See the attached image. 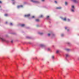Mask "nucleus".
Wrapping results in <instances>:
<instances>
[{
    "mask_svg": "<svg viewBox=\"0 0 79 79\" xmlns=\"http://www.w3.org/2000/svg\"><path fill=\"white\" fill-rule=\"evenodd\" d=\"M55 3H56V4L57 3V2L56 1H55Z\"/></svg>",
    "mask_w": 79,
    "mask_h": 79,
    "instance_id": "obj_30",
    "label": "nucleus"
},
{
    "mask_svg": "<svg viewBox=\"0 0 79 79\" xmlns=\"http://www.w3.org/2000/svg\"><path fill=\"white\" fill-rule=\"evenodd\" d=\"M75 9V7H74V6H72V8L71 9V11L73 12V13H74L75 11L74 10Z\"/></svg>",
    "mask_w": 79,
    "mask_h": 79,
    "instance_id": "obj_2",
    "label": "nucleus"
},
{
    "mask_svg": "<svg viewBox=\"0 0 79 79\" xmlns=\"http://www.w3.org/2000/svg\"><path fill=\"white\" fill-rule=\"evenodd\" d=\"M17 8H23L24 7V6L23 5H19L17 6Z\"/></svg>",
    "mask_w": 79,
    "mask_h": 79,
    "instance_id": "obj_7",
    "label": "nucleus"
},
{
    "mask_svg": "<svg viewBox=\"0 0 79 79\" xmlns=\"http://www.w3.org/2000/svg\"><path fill=\"white\" fill-rule=\"evenodd\" d=\"M65 4L66 5H67L68 4V2H65Z\"/></svg>",
    "mask_w": 79,
    "mask_h": 79,
    "instance_id": "obj_18",
    "label": "nucleus"
},
{
    "mask_svg": "<svg viewBox=\"0 0 79 79\" xmlns=\"http://www.w3.org/2000/svg\"><path fill=\"white\" fill-rule=\"evenodd\" d=\"M65 50H66V51H70L71 50V49H68V48H66L65 49Z\"/></svg>",
    "mask_w": 79,
    "mask_h": 79,
    "instance_id": "obj_15",
    "label": "nucleus"
},
{
    "mask_svg": "<svg viewBox=\"0 0 79 79\" xmlns=\"http://www.w3.org/2000/svg\"><path fill=\"white\" fill-rule=\"evenodd\" d=\"M66 57H68L69 56V54H66Z\"/></svg>",
    "mask_w": 79,
    "mask_h": 79,
    "instance_id": "obj_19",
    "label": "nucleus"
},
{
    "mask_svg": "<svg viewBox=\"0 0 79 79\" xmlns=\"http://www.w3.org/2000/svg\"><path fill=\"white\" fill-rule=\"evenodd\" d=\"M41 1L42 2H44V1H45V0H41Z\"/></svg>",
    "mask_w": 79,
    "mask_h": 79,
    "instance_id": "obj_31",
    "label": "nucleus"
},
{
    "mask_svg": "<svg viewBox=\"0 0 79 79\" xmlns=\"http://www.w3.org/2000/svg\"><path fill=\"white\" fill-rule=\"evenodd\" d=\"M44 17V15H41V16H40V18H43Z\"/></svg>",
    "mask_w": 79,
    "mask_h": 79,
    "instance_id": "obj_23",
    "label": "nucleus"
},
{
    "mask_svg": "<svg viewBox=\"0 0 79 79\" xmlns=\"http://www.w3.org/2000/svg\"><path fill=\"white\" fill-rule=\"evenodd\" d=\"M71 1H72V2H73L74 3H78V1L77 0H71Z\"/></svg>",
    "mask_w": 79,
    "mask_h": 79,
    "instance_id": "obj_9",
    "label": "nucleus"
},
{
    "mask_svg": "<svg viewBox=\"0 0 79 79\" xmlns=\"http://www.w3.org/2000/svg\"><path fill=\"white\" fill-rule=\"evenodd\" d=\"M1 7V6H0V8Z\"/></svg>",
    "mask_w": 79,
    "mask_h": 79,
    "instance_id": "obj_33",
    "label": "nucleus"
},
{
    "mask_svg": "<svg viewBox=\"0 0 79 79\" xmlns=\"http://www.w3.org/2000/svg\"><path fill=\"white\" fill-rule=\"evenodd\" d=\"M15 0H11L12 1L13 5H15V4L16 3V2L15 1Z\"/></svg>",
    "mask_w": 79,
    "mask_h": 79,
    "instance_id": "obj_11",
    "label": "nucleus"
},
{
    "mask_svg": "<svg viewBox=\"0 0 79 79\" xmlns=\"http://www.w3.org/2000/svg\"><path fill=\"white\" fill-rule=\"evenodd\" d=\"M51 35H52V37H54V36H55V34L53 33H48V36H50Z\"/></svg>",
    "mask_w": 79,
    "mask_h": 79,
    "instance_id": "obj_3",
    "label": "nucleus"
},
{
    "mask_svg": "<svg viewBox=\"0 0 79 79\" xmlns=\"http://www.w3.org/2000/svg\"><path fill=\"white\" fill-rule=\"evenodd\" d=\"M30 14L26 15H24V16L26 18H27L28 17H29V16H30Z\"/></svg>",
    "mask_w": 79,
    "mask_h": 79,
    "instance_id": "obj_8",
    "label": "nucleus"
},
{
    "mask_svg": "<svg viewBox=\"0 0 79 79\" xmlns=\"http://www.w3.org/2000/svg\"><path fill=\"white\" fill-rule=\"evenodd\" d=\"M36 22H39V20L38 19H37L36 20Z\"/></svg>",
    "mask_w": 79,
    "mask_h": 79,
    "instance_id": "obj_22",
    "label": "nucleus"
},
{
    "mask_svg": "<svg viewBox=\"0 0 79 79\" xmlns=\"http://www.w3.org/2000/svg\"><path fill=\"white\" fill-rule=\"evenodd\" d=\"M60 52H61V51L60 50H57L56 51V53H60Z\"/></svg>",
    "mask_w": 79,
    "mask_h": 79,
    "instance_id": "obj_12",
    "label": "nucleus"
},
{
    "mask_svg": "<svg viewBox=\"0 0 79 79\" xmlns=\"http://www.w3.org/2000/svg\"><path fill=\"white\" fill-rule=\"evenodd\" d=\"M50 18V16L48 15L46 16V19H48L49 18Z\"/></svg>",
    "mask_w": 79,
    "mask_h": 79,
    "instance_id": "obj_16",
    "label": "nucleus"
},
{
    "mask_svg": "<svg viewBox=\"0 0 79 79\" xmlns=\"http://www.w3.org/2000/svg\"><path fill=\"white\" fill-rule=\"evenodd\" d=\"M54 56H52V59H53V58H54Z\"/></svg>",
    "mask_w": 79,
    "mask_h": 79,
    "instance_id": "obj_26",
    "label": "nucleus"
},
{
    "mask_svg": "<svg viewBox=\"0 0 79 79\" xmlns=\"http://www.w3.org/2000/svg\"><path fill=\"white\" fill-rule=\"evenodd\" d=\"M61 8H62V7H58L56 8L57 9H59V10H60V9H61Z\"/></svg>",
    "mask_w": 79,
    "mask_h": 79,
    "instance_id": "obj_14",
    "label": "nucleus"
},
{
    "mask_svg": "<svg viewBox=\"0 0 79 79\" xmlns=\"http://www.w3.org/2000/svg\"><path fill=\"white\" fill-rule=\"evenodd\" d=\"M60 18L61 19L62 21H67V18L66 17H64L63 18L62 17L60 16Z\"/></svg>",
    "mask_w": 79,
    "mask_h": 79,
    "instance_id": "obj_1",
    "label": "nucleus"
},
{
    "mask_svg": "<svg viewBox=\"0 0 79 79\" xmlns=\"http://www.w3.org/2000/svg\"><path fill=\"white\" fill-rule=\"evenodd\" d=\"M0 40L2 42H6V40L2 37H0Z\"/></svg>",
    "mask_w": 79,
    "mask_h": 79,
    "instance_id": "obj_4",
    "label": "nucleus"
},
{
    "mask_svg": "<svg viewBox=\"0 0 79 79\" xmlns=\"http://www.w3.org/2000/svg\"><path fill=\"white\" fill-rule=\"evenodd\" d=\"M61 35L62 37H63V36H64V34H62Z\"/></svg>",
    "mask_w": 79,
    "mask_h": 79,
    "instance_id": "obj_24",
    "label": "nucleus"
},
{
    "mask_svg": "<svg viewBox=\"0 0 79 79\" xmlns=\"http://www.w3.org/2000/svg\"><path fill=\"white\" fill-rule=\"evenodd\" d=\"M38 34H39L40 35H42L44 34V33H43V32H38Z\"/></svg>",
    "mask_w": 79,
    "mask_h": 79,
    "instance_id": "obj_10",
    "label": "nucleus"
},
{
    "mask_svg": "<svg viewBox=\"0 0 79 79\" xmlns=\"http://www.w3.org/2000/svg\"><path fill=\"white\" fill-rule=\"evenodd\" d=\"M10 26H13V23H10Z\"/></svg>",
    "mask_w": 79,
    "mask_h": 79,
    "instance_id": "obj_25",
    "label": "nucleus"
},
{
    "mask_svg": "<svg viewBox=\"0 0 79 79\" xmlns=\"http://www.w3.org/2000/svg\"><path fill=\"white\" fill-rule=\"evenodd\" d=\"M0 3H2V2L0 1Z\"/></svg>",
    "mask_w": 79,
    "mask_h": 79,
    "instance_id": "obj_32",
    "label": "nucleus"
},
{
    "mask_svg": "<svg viewBox=\"0 0 79 79\" xmlns=\"http://www.w3.org/2000/svg\"><path fill=\"white\" fill-rule=\"evenodd\" d=\"M47 50L48 51H50V48H48L47 49Z\"/></svg>",
    "mask_w": 79,
    "mask_h": 79,
    "instance_id": "obj_20",
    "label": "nucleus"
},
{
    "mask_svg": "<svg viewBox=\"0 0 79 79\" xmlns=\"http://www.w3.org/2000/svg\"><path fill=\"white\" fill-rule=\"evenodd\" d=\"M35 18V17L34 16H33L32 17H31V18Z\"/></svg>",
    "mask_w": 79,
    "mask_h": 79,
    "instance_id": "obj_28",
    "label": "nucleus"
},
{
    "mask_svg": "<svg viewBox=\"0 0 79 79\" xmlns=\"http://www.w3.org/2000/svg\"><path fill=\"white\" fill-rule=\"evenodd\" d=\"M13 40H11V43H13Z\"/></svg>",
    "mask_w": 79,
    "mask_h": 79,
    "instance_id": "obj_27",
    "label": "nucleus"
},
{
    "mask_svg": "<svg viewBox=\"0 0 79 79\" xmlns=\"http://www.w3.org/2000/svg\"><path fill=\"white\" fill-rule=\"evenodd\" d=\"M30 1L31 2H33V3H38V1L34 0H30Z\"/></svg>",
    "mask_w": 79,
    "mask_h": 79,
    "instance_id": "obj_6",
    "label": "nucleus"
},
{
    "mask_svg": "<svg viewBox=\"0 0 79 79\" xmlns=\"http://www.w3.org/2000/svg\"><path fill=\"white\" fill-rule=\"evenodd\" d=\"M65 29H66V30H67V32H69V31H70L69 28L68 27H65Z\"/></svg>",
    "mask_w": 79,
    "mask_h": 79,
    "instance_id": "obj_5",
    "label": "nucleus"
},
{
    "mask_svg": "<svg viewBox=\"0 0 79 79\" xmlns=\"http://www.w3.org/2000/svg\"><path fill=\"white\" fill-rule=\"evenodd\" d=\"M5 16H8V15L6 14L5 15Z\"/></svg>",
    "mask_w": 79,
    "mask_h": 79,
    "instance_id": "obj_29",
    "label": "nucleus"
},
{
    "mask_svg": "<svg viewBox=\"0 0 79 79\" xmlns=\"http://www.w3.org/2000/svg\"><path fill=\"white\" fill-rule=\"evenodd\" d=\"M44 45L43 44H41L40 45V47H44Z\"/></svg>",
    "mask_w": 79,
    "mask_h": 79,
    "instance_id": "obj_13",
    "label": "nucleus"
},
{
    "mask_svg": "<svg viewBox=\"0 0 79 79\" xmlns=\"http://www.w3.org/2000/svg\"><path fill=\"white\" fill-rule=\"evenodd\" d=\"M21 26L22 27H24V24H22L21 25Z\"/></svg>",
    "mask_w": 79,
    "mask_h": 79,
    "instance_id": "obj_21",
    "label": "nucleus"
},
{
    "mask_svg": "<svg viewBox=\"0 0 79 79\" xmlns=\"http://www.w3.org/2000/svg\"><path fill=\"white\" fill-rule=\"evenodd\" d=\"M67 21H68V22H69V21H71V19H67Z\"/></svg>",
    "mask_w": 79,
    "mask_h": 79,
    "instance_id": "obj_17",
    "label": "nucleus"
}]
</instances>
